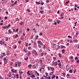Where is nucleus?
<instances>
[{"instance_id":"603ef678","label":"nucleus","mask_w":79,"mask_h":79,"mask_svg":"<svg viewBox=\"0 0 79 79\" xmlns=\"http://www.w3.org/2000/svg\"><path fill=\"white\" fill-rule=\"evenodd\" d=\"M18 29H17L16 30V32H18Z\"/></svg>"},{"instance_id":"2eb2a0df","label":"nucleus","mask_w":79,"mask_h":79,"mask_svg":"<svg viewBox=\"0 0 79 79\" xmlns=\"http://www.w3.org/2000/svg\"><path fill=\"white\" fill-rule=\"evenodd\" d=\"M59 57H60V58L61 57V55L60 54V53H59Z\"/></svg>"},{"instance_id":"39448f33","label":"nucleus","mask_w":79,"mask_h":79,"mask_svg":"<svg viewBox=\"0 0 79 79\" xmlns=\"http://www.w3.org/2000/svg\"><path fill=\"white\" fill-rule=\"evenodd\" d=\"M39 12L40 13L43 14V13H44V10H41V11L40 10Z\"/></svg>"},{"instance_id":"6e6d98bb","label":"nucleus","mask_w":79,"mask_h":79,"mask_svg":"<svg viewBox=\"0 0 79 79\" xmlns=\"http://www.w3.org/2000/svg\"><path fill=\"white\" fill-rule=\"evenodd\" d=\"M13 64V63L11 62L10 64V65L11 66Z\"/></svg>"},{"instance_id":"7c9ffc66","label":"nucleus","mask_w":79,"mask_h":79,"mask_svg":"<svg viewBox=\"0 0 79 79\" xmlns=\"http://www.w3.org/2000/svg\"><path fill=\"white\" fill-rule=\"evenodd\" d=\"M6 41H8V37H6Z\"/></svg>"},{"instance_id":"680f3d73","label":"nucleus","mask_w":79,"mask_h":79,"mask_svg":"<svg viewBox=\"0 0 79 79\" xmlns=\"http://www.w3.org/2000/svg\"><path fill=\"white\" fill-rule=\"evenodd\" d=\"M46 74V76H48V73H45Z\"/></svg>"},{"instance_id":"a878e982","label":"nucleus","mask_w":79,"mask_h":79,"mask_svg":"<svg viewBox=\"0 0 79 79\" xmlns=\"http://www.w3.org/2000/svg\"><path fill=\"white\" fill-rule=\"evenodd\" d=\"M24 24V23L23 22H21L20 23V25H23Z\"/></svg>"},{"instance_id":"2f4dec72","label":"nucleus","mask_w":79,"mask_h":79,"mask_svg":"<svg viewBox=\"0 0 79 79\" xmlns=\"http://www.w3.org/2000/svg\"><path fill=\"white\" fill-rule=\"evenodd\" d=\"M5 19H8V18L6 17V16H5L4 17Z\"/></svg>"},{"instance_id":"4468645a","label":"nucleus","mask_w":79,"mask_h":79,"mask_svg":"<svg viewBox=\"0 0 79 79\" xmlns=\"http://www.w3.org/2000/svg\"><path fill=\"white\" fill-rule=\"evenodd\" d=\"M30 73V71H29L27 73V74L30 75H31V73Z\"/></svg>"},{"instance_id":"ddd939ff","label":"nucleus","mask_w":79,"mask_h":79,"mask_svg":"<svg viewBox=\"0 0 79 79\" xmlns=\"http://www.w3.org/2000/svg\"><path fill=\"white\" fill-rule=\"evenodd\" d=\"M31 66H32V64H30L28 65V67H29L30 68H31Z\"/></svg>"},{"instance_id":"423d86ee","label":"nucleus","mask_w":79,"mask_h":79,"mask_svg":"<svg viewBox=\"0 0 79 79\" xmlns=\"http://www.w3.org/2000/svg\"><path fill=\"white\" fill-rule=\"evenodd\" d=\"M62 53H64V52H65V51L64 49H62Z\"/></svg>"},{"instance_id":"58836bf2","label":"nucleus","mask_w":79,"mask_h":79,"mask_svg":"<svg viewBox=\"0 0 79 79\" xmlns=\"http://www.w3.org/2000/svg\"><path fill=\"white\" fill-rule=\"evenodd\" d=\"M55 77H51V79H53V78H55Z\"/></svg>"},{"instance_id":"de8ad7c7","label":"nucleus","mask_w":79,"mask_h":79,"mask_svg":"<svg viewBox=\"0 0 79 79\" xmlns=\"http://www.w3.org/2000/svg\"><path fill=\"white\" fill-rule=\"evenodd\" d=\"M27 31H29V28H27Z\"/></svg>"},{"instance_id":"f257e3e1","label":"nucleus","mask_w":79,"mask_h":79,"mask_svg":"<svg viewBox=\"0 0 79 79\" xmlns=\"http://www.w3.org/2000/svg\"><path fill=\"white\" fill-rule=\"evenodd\" d=\"M17 64H18V66L20 67V66H21V62H20L18 61L17 62Z\"/></svg>"},{"instance_id":"393cba45","label":"nucleus","mask_w":79,"mask_h":79,"mask_svg":"<svg viewBox=\"0 0 79 79\" xmlns=\"http://www.w3.org/2000/svg\"><path fill=\"white\" fill-rule=\"evenodd\" d=\"M69 73H72V70H69Z\"/></svg>"},{"instance_id":"13d9d810","label":"nucleus","mask_w":79,"mask_h":79,"mask_svg":"<svg viewBox=\"0 0 79 79\" xmlns=\"http://www.w3.org/2000/svg\"><path fill=\"white\" fill-rule=\"evenodd\" d=\"M63 74L64 76H65V74L64 73H63Z\"/></svg>"},{"instance_id":"c756f323","label":"nucleus","mask_w":79,"mask_h":79,"mask_svg":"<svg viewBox=\"0 0 79 79\" xmlns=\"http://www.w3.org/2000/svg\"><path fill=\"white\" fill-rule=\"evenodd\" d=\"M10 26H11V25H10V24H9L8 26L7 27H10Z\"/></svg>"},{"instance_id":"774afa93","label":"nucleus","mask_w":79,"mask_h":79,"mask_svg":"<svg viewBox=\"0 0 79 79\" xmlns=\"http://www.w3.org/2000/svg\"><path fill=\"white\" fill-rule=\"evenodd\" d=\"M41 79H44V77H41Z\"/></svg>"},{"instance_id":"5fc2aeb1","label":"nucleus","mask_w":79,"mask_h":79,"mask_svg":"<svg viewBox=\"0 0 79 79\" xmlns=\"http://www.w3.org/2000/svg\"><path fill=\"white\" fill-rule=\"evenodd\" d=\"M73 56H71V57H70V58L71 59H73Z\"/></svg>"},{"instance_id":"3c124183","label":"nucleus","mask_w":79,"mask_h":79,"mask_svg":"<svg viewBox=\"0 0 79 79\" xmlns=\"http://www.w3.org/2000/svg\"><path fill=\"white\" fill-rule=\"evenodd\" d=\"M16 3H17V1H16L14 3L15 5H16Z\"/></svg>"},{"instance_id":"1a4fd4ad","label":"nucleus","mask_w":79,"mask_h":79,"mask_svg":"<svg viewBox=\"0 0 79 79\" xmlns=\"http://www.w3.org/2000/svg\"><path fill=\"white\" fill-rule=\"evenodd\" d=\"M51 69L52 71L53 72V71H54L55 69H54V68H53V67H52Z\"/></svg>"},{"instance_id":"052dcab7","label":"nucleus","mask_w":79,"mask_h":79,"mask_svg":"<svg viewBox=\"0 0 79 79\" xmlns=\"http://www.w3.org/2000/svg\"><path fill=\"white\" fill-rule=\"evenodd\" d=\"M70 43H73V41L72 40H70Z\"/></svg>"},{"instance_id":"864d4df0","label":"nucleus","mask_w":79,"mask_h":79,"mask_svg":"<svg viewBox=\"0 0 79 79\" xmlns=\"http://www.w3.org/2000/svg\"><path fill=\"white\" fill-rule=\"evenodd\" d=\"M2 55H3L4 56H5V55L6 54L5 53H2Z\"/></svg>"},{"instance_id":"49530a36","label":"nucleus","mask_w":79,"mask_h":79,"mask_svg":"<svg viewBox=\"0 0 79 79\" xmlns=\"http://www.w3.org/2000/svg\"><path fill=\"white\" fill-rule=\"evenodd\" d=\"M40 35H42V33H40Z\"/></svg>"},{"instance_id":"a19ab883","label":"nucleus","mask_w":79,"mask_h":79,"mask_svg":"<svg viewBox=\"0 0 79 79\" xmlns=\"http://www.w3.org/2000/svg\"><path fill=\"white\" fill-rule=\"evenodd\" d=\"M38 37H39V36L38 35L36 36V39H38Z\"/></svg>"},{"instance_id":"cd10ccee","label":"nucleus","mask_w":79,"mask_h":79,"mask_svg":"<svg viewBox=\"0 0 79 79\" xmlns=\"http://www.w3.org/2000/svg\"><path fill=\"white\" fill-rule=\"evenodd\" d=\"M10 55V53H8V52L7 53V56H9Z\"/></svg>"},{"instance_id":"8fccbe9b","label":"nucleus","mask_w":79,"mask_h":79,"mask_svg":"<svg viewBox=\"0 0 79 79\" xmlns=\"http://www.w3.org/2000/svg\"><path fill=\"white\" fill-rule=\"evenodd\" d=\"M14 70V69H12L11 71H12V72H13V73H14V71H13Z\"/></svg>"},{"instance_id":"c03bdc74","label":"nucleus","mask_w":79,"mask_h":79,"mask_svg":"<svg viewBox=\"0 0 79 79\" xmlns=\"http://www.w3.org/2000/svg\"><path fill=\"white\" fill-rule=\"evenodd\" d=\"M49 0H47L46 1V3H49Z\"/></svg>"},{"instance_id":"aec40b11","label":"nucleus","mask_w":79,"mask_h":79,"mask_svg":"<svg viewBox=\"0 0 79 79\" xmlns=\"http://www.w3.org/2000/svg\"><path fill=\"white\" fill-rule=\"evenodd\" d=\"M75 59L76 60H78V58H77V56H76V57H75Z\"/></svg>"},{"instance_id":"6ab92c4d","label":"nucleus","mask_w":79,"mask_h":79,"mask_svg":"<svg viewBox=\"0 0 79 79\" xmlns=\"http://www.w3.org/2000/svg\"><path fill=\"white\" fill-rule=\"evenodd\" d=\"M60 21L58 20L57 21V24H60Z\"/></svg>"},{"instance_id":"c85d7f7f","label":"nucleus","mask_w":79,"mask_h":79,"mask_svg":"<svg viewBox=\"0 0 79 79\" xmlns=\"http://www.w3.org/2000/svg\"><path fill=\"white\" fill-rule=\"evenodd\" d=\"M16 47H17L16 46H15V47H13V48L14 49H15V48H16Z\"/></svg>"},{"instance_id":"4be33fe9","label":"nucleus","mask_w":79,"mask_h":79,"mask_svg":"<svg viewBox=\"0 0 79 79\" xmlns=\"http://www.w3.org/2000/svg\"><path fill=\"white\" fill-rule=\"evenodd\" d=\"M40 64H42V60H40Z\"/></svg>"},{"instance_id":"9b49d317","label":"nucleus","mask_w":79,"mask_h":79,"mask_svg":"<svg viewBox=\"0 0 79 79\" xmlns=\"http://www.w3.org/2000/svg\"><path fill=\"white\" fill-rule=\"evenodd\" d=\"M31 52H29L28 53V54L27 55V56H30V55H31Z\"/></svg>"},{"instance_id":"9d476101","label":"nucleus","mask_w":79,"mask_h":79,"mask_svg":"<svg viewBox=\"0 0 79 79\" xmlns=\"http://www.w3.org/2000/svg\"><path fill=\"white\" fill-rule=\"evenodd\" d=\"M58 65L59 66V67H61V63H59L58 64Z\"/></svg>"},{"instance_id":"f3484780","label":"nucleus","mask_w":79,"mask_h":79,"mask_svg":"<svg viewBox=\"0 0 79 79\" xmlns=\"http://www.w3.org/2000/svg\"><path fill=\"white\" fill-rule=\"evenodd\" d=\"M27 11H28V12H30V11H31V10H29V9H27Z\"/></svg>"},{"instance_id":"e433bc0d","label":"nucleus","mask_w":79,"mask_h":79,"mask_svg":"<svg viewBox=\"0 0 79 79\" xmlns=\"http://www.w3.org/2000/svg\"><path fill=\"white\" fill-rule=\"evenodd\" d=\"M3 60L4 61L6 60V57L4 58L3 59Z\"/></svg>"},{"instance_id":"09e8293b","label":"nucleus","mask_w":79,"mask_h":79,"mask_svg":"<svg viewBox=\"0 0 79 79\" xmlns=\"http://www.w3.org/2000/svg\"><path fill=\"white\" fill-rule=\"evenodd\" d=\"M3 24L2 23H1L0 24V25H1V26H2L3 25Z\"/></svg>"},{"instance_id":"7ed1b4c3","label":"nucleus","mask_w":79,"mask_h":79,"mask_svg":"<svg viewBox=\"0 0 79 79\" xmlns=\"http://www.w3.org/2000/svg\"><path fill=\"white\" fill-rule=\"evenodd\" d=\"M55 48L57 49H59V48H60V47L59 45H57L56 46Z\"/></svg>"},{"instance_id":"37998d69","label":"nucleus","mask_w":79,"mask_h":79,"mask_svg":"<svg viewBox=\"0 0 79 79\" xmlns=\"http://www.w3.org/2000/svg\"><path fill=\"white\" fill-rule=\"evenodd\" d=\"M15 66L16 67H17V66H18V64H15Z\"/></svg>"},{"instance_id":"ea45409f","label":"nucleus","mask_w":79,"mask_h":79,"mask_svg":"<svg viewBox=\"0 0 79 79\" xmlns=\"http://www.w3.org/2000/svg\"><path fill=\"white\" fill-rule=\"evenodd\" d=\"M3 56L1 55V57H0L1 59H2V58H3Z\"/></svg>"},{"instance_id":"bf43d9fd","label":"nucleus","mask_w":79,"mask_h":79,"mask_svg":"<svg viewBox=\"0 0 79 79\" xmlns=\"http://www.w3.org/2000/svg\"><path fill=\"white\" fill-rule=\"evenodd\" d=\"M43 4H44V3L43 2H41V5H43Z\"/></svg>"},{"instance_id":"473e14b6","label":"nucleus","mask_w":79,"mask_h":79,"mask_svg":"<svg viewBox=\"0 0 79 79\" xmlns=\"http://www.w3.org/2000/svg\"><path fill=\"white\" fill-rule=\"evenodd\" d=\"M18 42L19 44H21V40H20V41H18Z\"/></svg>"},{"instance_id":"0e129e2a","label":"nucleus","mask_w":79,"mask_h":79,"mask_svg":"<svg viewBox=\"0 0 79 79\" xmlns=\"http://www.w3.org/2000/svg\"><path fill=\"white\" fill-rule=\"evenodd\" d=\"M56 79H58V76H56Z\"/></svg>"},{"instance_id":"4c0bfd02","label":"nucleus","mask_w":79,"mask_h":79,"mask_svg":"<svg viewBox=\"0 0 79 79\" xmlns=\"http://www.w3.org/2000/svg\"><path fill=\"white\" fill-rule=\"evenodd\" d=\"M68 37H69V38H71V39L72 38H71V36L69 35L68 36Z\"/></svg>"},{"instance_id":"a18cd8bd","label":"nucleus","mask_w":79,"mask_h":79,"mask_svg":"<svg viewBox=\"0 0 79 79\" xmlns=\"http://www.w3.org/2000/svg\"><path fill=\"white\" fill-rule=\"evenodd\" d=\"M77 34H78V33H76V34H75V36H76V37H77Z\"/></svg>"},{"instance_id":"f704fd0d","label":"nucleus","mask_w":79,"mask_h":79,"mask_svg":"<svg viewBox=\"0 0 79 79\" xmlns=\"http://www.w3.org/2000/svg\"><path fill=\"white\" fill-rule=\"evenodd\" d=\"M38 47H39L40 48V47H41V46H40V44H39L38 45Z\"/></svg>"},{"instance_id":"0eeeda50","label":"nucleus","mask_w":79,"mask_h":79,"mask_svg":"<svg viewBox=\"0 0 79 79\" xmlns=\"http://www.w3.org/2000/svg\"><path fill=\"white\" fill-rule=\"evenodd\" d=\"M37 43L39 44H41V41H38L37 42Z\"/></svg>"},{"instance_id":"dca6fc26","label":"nucleus","mask_w":79,"mask_h":79,"mask_svg":"<svg viewBox=\"0 0 79 79\" xmlns=\"http://www.w3.org/2000/svg\"><path fill=\"white\" fill-rule=\"evenodd\" d=\"M7 26H5V27H2V28H3V29H5L6 28H7Z\"/></svg>"},{"instance_id":"c9c22d12","label":"nucleus","mask_w":79,"mask_h":79,"mask_svg":"<svg viewBox=\"0 0 79 79\" xmlns=\"http://www.w3.org/2000/svg\"><path fill=\"white\" fill-rule=\"evenodd\" d=\"M4 63H7V61H6V60H4Z\"/></svg>"},{"instance_id":"69168bd1","label":"nucleus","mask_w":79,"mask_h":79,"mask_svg":"<svg viewBox=\"0 0 79 79\" xmlns=\"http://www.w3.org/2000/svg\"><path fill=\"white\" fill-rule=\"evenodd\" d=\"M77 63H79V60H77Z\"/></svg>"},{"instance_id":"6e6552de","label":"nucleus","mask_w":79,"mask_h":79,"mask_svg":"<svg viewBox=\"0 0 79 79\" xmlns=\"http://www.w3.org/2000/svg\"><path fill=\"white\" fill-rule=\"evenodd\" d=\"M63 15H64V13H61V14L60 15V16L61 17H63Z\"/></svg>"},{"instance_id":"72a5a7b5","label":"nucleus","mask_w":79,"mask_h":79,"mask_svg":"<svg viewBox=\"0 0 79 79\" xmlns=\"http://www.w3.org/2000/svg\"><path fill=\"white\" fill-rule=\"evenodd\" d=\"M22 73H23V72L21 71V72L19 73L20 74H21Z\"/></svg>"},{"instance_id":"a211bd4d","label":"nucleus","mask_w":79,"mask_h":79,"mask_svg":"<svg viewBox=\"0 0 79 79\" xmlns=\"http://www.w3.org/2000/svg\"><path fill=\"white\" fill-rule=\"evenodd\" d=\"M61 48H66V47H64V46H62Z\"/></svg>"},{"instance_id":"f03ea898","label":"nucleus","mask_w":79,"mask_h":79,"mask_svg":"<svg viewBox=\"0 0 79 79\" xmlns=\"http://www.w3.org/2000/svg\"><path fill=\"white\" fill-rule=\"evenodd\" d=\"M30 77H31V78H32V79H33L35 77V75H34V74H31L30 75Z\"/></svg>"},{"instance_id":"79ce46f5","label":"nucleus","mask_w":79,"mask_h":79,"mask_svg":"<svg viewBox=\"0 0 79 79\" xmlns=\"http://www.w3.org/2000/svg\"><path fill=\"white\" fill-rule=\"evenodd\" d=\"M41 56H44V54H43V53H41Z\"/></svg>"},{"instance_id":"5701e85b","label":"nucleus","mask_w":79,"mask_h":79,"mask_svg":"<svg viewBox=\"0 0 79 79\" xmlns=\"http://www.w3.org/2000/svg\"><path fill=\"white\" fill-rule=\"evenodd\" d=\"M70 76V75L69 74H67V75H66V77H68V76Z\"/></svg>"},{"instance_id":"338daca9","label":"nucleus","mask_w":79,"mask_h":79,"mask_svg":"<svg viewBox=\"0 0 79 79\" xmlns=\"http://www.w3.org/2000/svg\"><path fill=\"white\" fill-rule=\"evenodd\" d=\"M47 78H48V79H51V78H50V77H48Z\"/></svg>"},{"instance_id":"412c9836","label":"nucleus","mask_w":79,"mask_h":79,"mask_svg":"<svg viewBox=\"0 0 79 79\" xmlns=\"http://www.w3.org/2000/svg\"><path fill=\"white\" fill-rule=\"evenodd\" d=\"M0 44H1V45H2L3 44V43H2V41H0Z\"/></svg>"},{"instance_id":"b1692460","label":"nucleus","mask_w":79,"mask_h":79,"mask_svg":"<svg viewBox=\"0 0 79 79\" xmlns=\"http://www.w3.org/2000/svg\"><path fill=\"white\" fill-rule=\"evenodd\" d=\"M31 49V47H28V50H30Z\"/></svg>"},{"instance_id":"f8f14e48","label":"nucleus","mask_w":79,"mask_h":79,"mask_svg":"<svg viewBox=\"0 0 79 79\" xmlns=\"http://www.w3.org/2000/svg\"><path fill=\"white\" fill-rule=\"evenodd\" d=\"M36 3L37 5H39V4H40V3L38 2H36Z\"/></svg>"},{"instance_id":"20e7f679","label":"nucleus","mask_w":79,"mask_h":79,"mask_svg":"<svg viewBox=\"0 0 79 79\" xmlns=\"http://www.w3.org/2000/svg\"><path fill=\"white\" fill-rule=\"evenodd\" d=\"M32 53H33V54L36 53V51H35V50H33V52H32Z\"/></svg>"},{"instance_id":"e2e57ef3","label":"nucleus","mask_w":79,"mask_h":79,"mask_svg":"<svg viewBox=\"0 0 79 79\" xmlns=\"http://www.w3.org/2000/svg\"><path fill=\"white\" fill-rule=\"evenodd\" d=\"M21 75H20V77H19V78L20 79H21L22 78V77H21Z\"/></svg>"},{"instance_id":"4d7b16f0","label":"nucleus","mask_w":79,"mask_h":79,"mask_svg":"<svg viewBox=\"0 0 79 79\" xmlns=\"http://www.w3.org/2000/svg\"><path fill=\"white\" fill-rule=\"evenodd\" d=\"M6 14L7 15H8V12L7 11H6Z\"/></svg>"},{"instance_id":"bb28decb","label":"nucleus","mask_w":79,"mask_h":79,"mask_svg":"<svg viewBox=\"0 0 79 79\" xmlns=\"http://www.w3.org/2000/svg\"><path fill=\"white\" fill-rule=\"evenodd\" d=\"M18 37V34H17L16 35V36L15 37V38H16V37Z\"/></svg>"}]
</instances>
